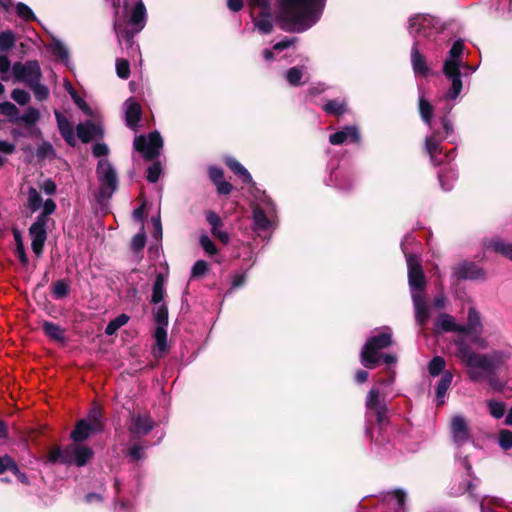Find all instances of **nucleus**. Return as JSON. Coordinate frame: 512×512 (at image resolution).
Here are the masks:
<instances>
[{"instance_id":"obj_1","label":"nucleus","mask_w":512,"mask_h":512,"mask_svg":"<svg viewBox=\"0 0 512 512\" xmlns=\"http://www.w3.org/2000/svg\"><path fill=\"white\" fill-rule=\"evenodd\" d=\"M478 66H443V73L451 81V87L438 101L437 111L443 112L439 120H433V107L425 99L423 93H419V112L421 119L428 125L430 134L425 137V150L433 165L438 166L450 163L455 157V149L443 151L442 142L454 132L453 124L448 118L449 112L462 91V77H467L476 71Z\"/></svg>"},{"instance_id":"obj_2","label":"nucleus","mask_w":512,"mask_h":512,"mask_svg":"<svg viewBox=\"0 0 512 512\" xmlns=\"http://www.w3.org/2000/svg\"><path fill=\"white\" fill-rule=\"evenodd\" d=\"M326 0H277V20L282 29L303 32L321 17Z\"/></svg>"},{"instance_id":"obj_3","label":"nucleus","mask_w":512,"mask_h":512,"mask_svg":"<svg viewBox=\"0 0 512 512\" xmlns=\"http://www.w3.org/2000/svg\"><path fill=\"white\" fill-rule=\"evenodd\" d=\"M114 10V30L120 44L137 52L133 38L146 24V8L142 0H109Z\"/></svg>"},{"instance_id":"obj_4","label":"nucleus","mask_w":512,"mask_h":512,"mask_svg":"<svg viewBox=\"0 0 512 512\" xmlns=\"http://www.w3.org/2000/svg\"><path fill=\"white\" fill-rule=\"evenodd\" d=\"M457 357L466 365L467 373L473 382L489 380L491 387L499 389L492 376L504 362V353L493 351L488 354H481L472 351V349L462 341L457 343Z\"/></svg>"},{"instance_id":"obj_5","label":"nucleus","mask_w":512,"mask_h":512,"mask_svg":"<svg viewBox=\"0 0 512 512\" xmlns=\"http://www.w3.org/2000/svg\"><path fill=\"white\" fill-rule=\"evenodd\" d=\"M409 33L416 38L411 50V64H425V57L421 52L422 39L437 42L440 35L438 21L430 15H415L410 18Z\"/></svg>"},{"instance_id":"obj_6","label":"nucleus","mask_w":512,"mask_h":512,"mask_svg":"<svg viewBox=\"0 0 512 512\" xmlns=\"http://www.w3.org/2000/svg\"><path fill=\"white\" fill-rule=\"evenodd\" d=\"M366 410L367 418L375 417L378 424V435L376 437L368 425L366 427V435L371 438L377 451L381 452V448L385 443L389 442V439L384 428L388 413L386 397L380 392L379 388L373 387L368 392L366 397Z\"/></svg>"},{"instance_id":"obj_7","label":"nucleus","mask_w":512,"mask_h":512,"mask_svg":"<svg viewBox=\"0 0 512 512\" xmlns=\"http://www.w3.org/2000/svg\"><path fill=\"white\" fill-rule=\"evenodd\" d=\"M412 235H406L401 242V249L405 255L408 268V283L411 297L425 294L426 279L423 273L420 258L417 254L409 252L408 246L415 243Z\"/></svg>"},{"instance_id":"obj_8","label":"nucleus","mask_w":512,"mask_h":512,"mask_svg":"<svg viewBox=\"0 0 512 512\" xmlns=\"http://www.w3.org/2000/svg\"><path fill=\"white\" fill-rule=\"evenodd\" d=\"M93 450L85 445L74 442L64 449L60 447L53 448L48 454V460L51 463L60 462L62 464H75L78 467L85 466L93 457Z\"/></svg>"},{"instance_id":"obj_9","label":"nucleus","mask_w":512,"mask_h":512,"mask_svg":"<svg viewBox=\"0 0 512 512\" xmlns=\"http://www.w3.org/2000/svg\"><path fill=\"white\" fill-rule=\"evenodd\" d=\"M392 333L389 328L370 337L361 350V363L368 369L374 368L381 360L380 351L391 346Z\"/></svg>"},{"instance_id":"obj_10","label":"nucleus","mask_w":512,"mask_h":512,"mask_svg":"<svg viewBox=\"0 0 512 512\" xmlns=\"http://www.w3.org/2000/svg\"><path fill=\"white\" fill-rule=\"evenodd\" d=\"M275 213V205L264 191L257 190L253 202V221L255 229L268 230L272 224L271 217Z\"/></svg>"},{"instance_id":"obj_11","label":"nucleus","mask_w":512,"mask_h":512,"mask_svg":"<svg viewBox=\"0 0 512 512\" xmlns=\"http://www.w3.org/2000/svg\"><path fill=\"white\" fill-rule=\"evenodd\" d=\"M97 177L100 182L98 199H109L118 187L116 171L106 159H101L97 165Z\"/></svg>"},{"instance_id":"obj_12","label":"nucleus","mask_w":512,"mask_h":512,"mask_svg":"<svg viewBox=\"0 0 512 512\" xmlns=\"http://www.w3.org/2000/svg\"><path fill=\"white\" fill-rule=\"evenodd\" d=\"M163 139L158 131L151 132L147 137L140 135L134 139V148L142 153L146 160H153L160 155Z\"/></svg>"},{"instance_id":"obj_13","label":"nucleus","mask_w":512,"mask_h":512,"mask_svg":"<svg viewBox=\"0 0 512 512\" xmlns=\"http://www.w3.org/2000/svg\"><path fill=\"white\" fill-rule=\"evenodd\" d=\"M102 430V422L98 413L93 410L86 419L80 420L71 433V438L76 443H81L93 434Z\"/></svg>"},{"instance_id":"obj_14","label":"nucleus","mask_w":512,"mask_h":512,"mask_svg":"<svg viewBox=\"0 0 512 512\" xmlns=\"http://www.w3.org/2000/svg\"><path fill=\"white\" fill-rule=\"evenodd\" d=\"M154 426L155 422L148 412L133 411L130 413L128 430L133 437L147 435Z\"/></svg>"},{"instance_id":"obj_15","label":"nucleus","mask_w":512,"mask_h":512,"mask_svg":"<svg viewBox=\"0 0 512 512\" xmlns=\"http://www.w3.org/2000/svg\"><path fill=\"white\" fill-rule=\"evenodd\" d=\"M10 68H12L16 80L25 83L29 87L40 81V66H0V73H7Z\"/></svg>"},{"instance_id":"obj_16","label":"nucleus","mask_w":512,"mask_h":512,"mask_svg":"<svg viewBox=\"0 0 512 512\" xmlns=\"http://www.w3.org/2000/svg\"><path fill=\"white\" fill-rule=\"evenodd\" d=\"M450 433L452 442L457 447L465 445L472 439L469 424L462 415H454L451 418Z\"/></svg>"},{"instance_id":"obj_17","label":"nucleus","mask_w":512,"mask_h":512,"mask_svg":"<svg viewBox=\"0 0 512 512\" xmlns=\"http://www.w3.org/2000/svg\"><path fill=\"white\" fill-rule=\"evenodd\" d=\"M452 276L457 280H485L486 273L477 264L470 261H463L452 269Z\"/></svg>"},{"instance_id":"obj_18","label":"nucleus","mask_w":512,"mask_h":512,"mask_svg":"<svg viewBox=\"0 0 512 512\" xmlns=\"http://www.w3.org/2000/svg\"><path fill=\"white\" fill-rule=\"evenodd\" d=\"M29 234L32 240V251L37 256H40L47 239V222L43 221V217H36L34 223L29 228Z\"/></svg>"},{"instance_id":"obj_19","label":"nucleus","mask_w":512,"mask_h":512,"mask_svg":"<svg viewBox=\"0 0 512 512\" xmlns=\"http://www.w3.org/2000/svg\"><path fill=\"white\" fill-rule=\"evenodd\" d=\"M123 107L127 127L132 130H136L142 117V108L140 104L133 97H130L124 102Z\"/></svg>"},{"instance_id":"obj_20","label":"nucleus","mask_w":512,"mask_h":512,"mask_svg":"<svg viewBox=\"0 0 512 512\" xmlns=\"http://www.w3.org/2000/svg\"><path fill=\"white\" fill-rule=\"evenodd\" d=\"M360 141V133L356 126L350 125L343 127L329 136V142L332 145H341L344 143H358Z\"/></svg>"},{"instance_id":"obj_21","label":"nucleus","mask_w":512,"mask_h":512,"mask_svg":"<svg viewBox=\"0 0 512 512\" xmlns=\"http://www.w3.org/2000/svg\"><path fill=\"white\" fill-rule=\"evenodd\" d=\"M412 298V303L414 307V315L415 321L419 326H424L428 323L431 313L430 307L426 300V295H415Z\"/></svg>"},{"instance_id":"obj_22","label":"nucleus","mask_w":512,"mask_h":512,"mask_svg":"<svg viewBox=\"0 0 512 512\" xmlns=\"http://www.w3.org/2000/svg\"><path fill=\"white\" fill-rule=\"evenodd\" d=\"M325 183L328 186H334L341 191H349L353 188L355 180L348 174L342 171H332Z\"/></svg>"},{"instance_id":"obj_23","label":"nucleus","mask_w":512,"mask_h":512,"mask_svg":"<svg viewBox=\"0 0 512 512\" xmlns=\"http://www.w3.org/2000/svg\"><path fill=\"white\" fill-rule=\"evenodd\" d=\"M76 130L79 139L84 143H88L94 138L101 137L103 134L101 126L92 121L78 124Z\"/></svg>"},{"instance_id":"obj_24","label":"nucleus","mask_w":512,"mask_h":512,"mask_svg":"<svg viewBox=\"0 0 512 512\" xmlns=\"http://www.w3.org/2000/svg\"><path fill=\"white\" fill-rule=\"evenodd\" d=\"M54 114H55V118H56L58 129H59L61 136L64 138V140L68 144L73 145L75 142L73 125L59 111L55 110Z\"/></svg>"},{"instance_id":"obj_25","label":"nucleus","mask_w":512,"mask_h":512,"mask_svg":"<svg viewBox=\"0 0 512 512\" xmlns=\"http://www.w3.org/2000/svg\"><path fill=\"white\" fill-rule=\"evenodd\" d=\"M224 161L229 169L238 176L243 183L255 185L249 171L238 160L232 156H226Z\"/></svg>"},{"instance_id":"obj_26","label":"nucleus","mask_w":512,"mask_h":512,"mask_svg":"<svg viewBox=\"0 0 512 512\" xmlns=\"http://www.w3.org/2000/svg\"><path fill=\"white\" fill-rule=\"evenodd\" d=\"M484 246L486 249L500 253L512 261V243H507L501 238L495 237L485 240Z\"/></svg>"},{"instance_id":"obj_27","label":"nucleus","mask_w":512,"mask_h":512,"mask_svg":"<svg viewBox=\"0 0 512 512\" xmlns=\"http://www.w3.org/2000/svg\"><path fill=\"white\" fill-rule=\"evenodd\" d=\"M435 324L439 329L445 332L460 333L464 331V326L457 324L455 318L446 313L440 314L436 318Z\"/></svg>"},{"instance_id":"obj_28","label":"nucleus","mask_w":512,"mask_h":512,"mask_svg":"<svg viewBox=\"0 0 512 512\" xmlns=\"http://www.w3.org/2000/svg\"><path fill=\"white\" fill-rule=\"evenodd\" d=\"M154 339V356L162 357V355L168 350L167 329H163L162 327H156L154 332Z\"/></svg>"},{"instance_id":"obj_29","label":"nucleus","mask_w":512,"mask_h":512,"mask_svg":"<svg viewBox=\"0 0 512 512\" xmlns=\"http://www.w3.org/2000/svg\"><path fill=\"white\" fill-rule=\"evenodd\" d=\"M49 51L57 61L68 64L70 53L66 45L57 39H52L49 44Z\"/></svg>"},{"instance_id":"obj_30","label":"nucleus","mask_w":512,"mask_h":512,"mask_svg":"<svg viewBox=\"0 0 512 512\" xmlns=\"http://www.w3.org/2000/svg\"><path fill=\"white\" fill-rule=\"evenodd\" d=\"M323 111L332 116H341L347 113V102L343 99H332L322 106Z\"/></svg>"},{"instance_id":"obj_31","label":"nucleus","mask_w":512,"mask_h":512,"mask_svg":"<svg viewBox=\"0 0 512 512\" xmlns=\"http://www.w3.org/2000/svg\"><path fill=\"white\" fill-rule=\"evenodd\" d=\"M466 49L462 40H457L451 46L448 57L443 64H461L464 59Z\"/></svg>"},{"instance_id":"obj_32","label":"nucleus","mask_w":512,"mask_h":512,"mask_svg":"<svg viewBox=\"0 0 512 512\" xmlns=\"http://www.w3.org/2000/svg\"><path fill=\"white\" fill-rule=\"evenodd\" d=\"M458 177L457 171L453 167H449L438 173L440 187L443 191H451Z\"/></svg>"},{"instance_id":"obj_33","label":"nucleus","mask_w":512,"mask_h":512,"mask_svg":"<svg viewBox=\"0 0 512 512\" xmlns=\"http://www.w3.org/2000/svg\"><path fill=\"white\" fill-rule=\"evenodd\" d=\"M453 379V374L450 371H445L436 387V401L438 405L444 403V399Z\"/></svg>"},{"instance_id":"obj_34","label":"nucleus","mask_w":512,"mask_h":512,"mask_svg":"<svg viewBox=\"0 0 512 512\" xmlns=\"http://www.w3.org/2000/svg\"><path fill=\"white\" fill-rule=\"evenodd\" d=\"M42 329L46 336L57 342H65V329L50 321H44Z\"/></svg>"},{"instance_id":"obj_35","label":"nucleus","mask_w":512,"mask_h":512,"mask_svg":"<svg viewBox=\"0 0 512 512\" xmlns=\"http://www.w3.org/2000/svg\"><path fill=\"white\" fill-rule=\"evenodd\" d=\"M252 16L254 18V25L260 32L267 34L272 31L273 20L271 16V11L252 14Z\"/></svg>"},{"instance_id":"obj_36","label":"nucleus","mask_w":512,"mask_h":512,"mask_svg":"<svg viewBox=\"0 0 512 512\" xmlns=\"http://www.w3.org/2000/svg\"><path fill=\"white\" fill-rule=\"evenodd\" d=\"M39 162L49 160L52 161L57 157V153L53 145L48 141H42L35 152Z\"/></svg>"},{"instance_id":"obj_37","label":"nucleus","mask_w":512,"mask_h":512,"mask_svg":"<svg viewBox=\"0 0 512 512\" xmlns=\"http://www.w3.org/2000/svg\"><path fill=\"white\" fill-rule=\"evenodd\" d=\"M464 326V331L460 334H474L479 332L481 329V320L479 313L474 309L470 308L468 311V321Z\"/></svg>"},{"instance_id":"obj_38","label":"nucleus","mask_w":512,"mask_h":512,"mask_svg":"<svg viewBox=\"0 0 512 512\" xmlns=\"http://www.w3.org/2000/svg\"><path fill=\"white\" fill-rule=\"evenodd\" d=\"M165 276L161 273L156 275L152 291V303L159 304L162 302L165 294Z\"/></svg>"},{"instance_id":"obj_39","label":"nucleus","mask_w":512,"mask_h":512,"mask_svg":"<svg viewBox=\"0 0 512 512\" xmlns=\"http://www.w3.org/2000/svg\"><path fill=\"white\" fill-rule=\"evenodd\" d=\"M42 196L34 187H29L27 190V207L32 213L38 211L42 206Z\"/></svg>"},{"instance_id":"obj_40","label":"nucleus","mask_w":512,"mask_h":512,"mask_svg":"<svg viewBox=\"0 0 512 512\" xmlns=\"http://www.w3.org/2000/svg\"><path fill=\"white\" fill-rule=\"evenodd\" d=\"M477 501L479 502V504L481 505L482 503H486L488 505V507H490L491 509H493L494 507H498V508H505L509 511H512V507H511V504H508L503 498L501 497H496V496H488V495H485V496H482V497H477Z\"/></svg>"},{"instance_id":"obj_41","label":"nucleus","mask_w":512,"mask_h":512,"mask_svg":"<svg viewBox=\"0 0 512 512\" xmlns=\"http://www.w3.org/2000/svg\"><path fill=\"white\" fill-rule=\"evenodd\" d=\"M40 120V111L34 107H28L23 115L19 114V123L22 122L29 129Z\"/></svg>"},{"instance_id":"obj_42","label":"nucleus","mask_w":512,"mask_h":512,"mask_svg":"<svg viewBox=\"0 0 512 512\" xmlns=\"http://www.w3.org/2000/svg\"><path fill=\"white\" fill-rule=\"evenodd\" d=\"M477 484L473 483L471 480H463L457 487L453 486L451 488V494L454 496L462 495L466 492L470 494L471 497L477 500L478 495L474 493Z\"/></svg>"},{"instance_id":"obj_43","label":"nucleus","mask_w":512,"mask_h":512,"mask_svg":"<svg viewBox=\"0 0 512 512\" xmlns=\"http://www.w3.org/2000/svg\"><path fill=\"white\" fill-rule=\"evenodd\" d=\"M285 78L288 81V83L292 86H299L306 82V79L303 80V78H304L303 70H302V68H300L298 66L291 67L286 72Z\"/></svg>"},{"instance_id":"obj_44","label":"nucleus","mask_w":512,"mask_h":512,"mask_svg":"<svg viewBox=\"0 0 512 512\" xmlns=\"http://www.w3.org/2000/svg\"><path fill=\"white\" fill-rule=\"evenodd\" d=\"M19 109L11 102L0 103V114L8 117L12 123H19Z\"/></svg>"},{"instance_id":"obj_45","label":"nucleus","mask_w":512,"mask_h":512,"mask_svg":"<svg viewBox=\"0 0 512 512\" xmlns=\"http://www.w3.org/2000/svg\"><path fill=\"white\" fill-rule=\"evenodd\" d=\"M129 316L126 314H120L115 319L111 320L105 328V333L109 336L116 333L118 329L127 324Z\"/></svg>"},{"instance_id":"obj_46","label":"nucleus","mask_w":512,"mask_h":512,"mask_svg":"<svg viewBox=\"0 0 512 512\" xmlns=\"http://www.w3.org/2000/svg\"><path fill=\"white\" fill-rule=\"evenodd\" d=\"M16 43L15 34L12 31L0 33V52H8Z\"/></svg>"},{"instance_id":"obj_47","label":"nucleus","mask_w":512,"mask_h":512,"mask_svg":"<svg viewBox=\"0 0 512 512\" xmlns=\"http://www.w3.org/2000/svg\"><path fill=\"white\" fill-rule=\"evenodd\" d=\"M487 408L491 416L496 419L502 418L506 411L505 403L497 400H488Z\"/></svg>"},{"instance_id":"obj_48","label":"nucleus","mask_w":512,"mask_h":512,"mask_svg":"<svg viewBox=\"0 0 512 512\" xmlns=\"http://www.w3.org/2000/svg\"><path fill=\"white\" fill-rule=\"evenodd\" d=\"M154 320L156 322V327H162L163 329L167 328L168 325V309L165 304H161L157 307L154 313Z\"/></svg>"},{"instance_id":"obj_49","label":"nucleus","mask_w":512,"mask_h":512,"mask_svg":"<svg viewBox=\"0 0 512 512\" xmlns=\"http://www.w3.org/2000/svg\"><path fill=\"white\" fill-rule=\"evenodd\" d=\"M67 90L77 107L86 115H92V111L85 100L76 93L70 84H68Z\"/></svg>"},{"instance_id":"obj_50","label":"nucleus","mask_w":512,"mask_h":512,"mask_svg":"<svg viewBox=\"0 0 512 512\" xmlns=\"http://www.w3.org/2000/svg\"><path fill=\"white\" fill-rule=\"evenodd\" d=\"M13 234L16 241V254L20 262L26 266L28 265L29 260L24 249V244L22 242L20 232L15 230Z\"/></svg>"},{"instance_id":"obj_51","label":"nucleus","mask_w":512,"mask_h":512,"mask_svg":"<svg viewBox=\"0 0 512 512\" xmlns=\"http://www.w3.org/2000/svg\"><path fill=\"white\" fill-rule=\"evenodd\" d=\"M444 358L435 356L428 365L429 374L433 377L438 376L445 368Z\"/></svg>"},{"instance_id":"obj_52","label":"nucleus","mask_w":512,"mask_h":512,"mask_svg":"<svg viewBox=\"0 0 512 512\" xmlns=\"http://www.w3.org/2000/svg\"><path fill=\"white\" fill-rule=\"evenodd\" d=\"M10 135L16 141L21 137H27V136L41 137L42 132L39 128H34V129L27 128L26 131L21 130L19 128H12L10 130Z\"/></svg>"},{"instance_id":"obj_53","label":"nucleus","mask_w":512,"mask_h":512,"mask_svg":"<svg viewBox=\"0 0 512 512\" xmlns=\"http://www.w3.org/2000/svg\"><path fill=\"white\" fill-rule=\"evenodd\" d=\"M272 0H249L252 8V14L264 13L271 11Z\"/></svg>"},{"instance_id":"obj_54","label":"nucleus","mask_w":512,"mask_h":512,"mask_svg":"<svg viewBox=\"0 0 512 512\" xmlns=\"http://www.w3.org/2000/svg\"><path fill=\"white\" fill-rule=\"evenodd\" d=\"M498 443L503 450L512 448V432L506 429L501 430L499 432Z\"/></svg>"},{"instance_id":"obj_55","label":"nucleus","mask_w":512,"mask_h":512,"mask_svg":"<svg viewBox=\"0 0 512 512\" xmlns=\"http://www.w3.org/2000/svg\"><path fill=\"white\" fill-rule=\"evenodd\" d=\"M30 89L33 91L35 98L38 101L46 100L49 96V90L48 88L41 84L40 81L30 87Z\"/></svg>"},{"instance_id":"obj_56","label":"nucleus","mask_w":512,"mask_h":512,"mask_svg":"<svg viewBox=\"0 0 512 512\" xmlns=\"http://www.w3.org/2000/svg\"><path fill=\"white\" fill-rule=\"evenodd\" d=\"M43 211L37 217H43V221L48 223V216L55 212L56 203L52 199L42 202Z\"/></svg>"},{"instance_id":"obj_57","label":"nucleus","mask_w":512,"mask_h":512,"mask_svg":"<svg viewBox=\"0 0 512 512\" xmlns=\"http://www.w3.org/2000/svg\"><path fill=\"white\" fill-rule=\"evenodd\" d=\"M161 165L159 162L153 163L147 169V180L151 183H156L161 175Z\"/></svg>"},{"instance_id":"obj_58","label":"nucleus","mask_w":512,"mask_h":512,"mask_svg":"<svg viewBox=\"0 0 512 512\" xmlns=\"http://www.w3.org/2000/svg\"><path fill=\"white\" fill-rule=\"evenodd\" d=\"M69 291V286L64 281H57L53 285L52 294L55 298L60 299L67 296Z\"/></svg>"},{"instance_id":"obj_59","label":"nucleus","mask_w":512,"mask_h":512,"mask_svg":"<svg viewBox=\"0 0 512 512\" xmlns=\"http://www.w3.org/2000/svg\"><path fill=\"white\" fill-rule=\"evenodd\" d=\"M16 466V462L9 455L0 456V474H3L8 470L12 472Z\"/></svg>"},{"instance_id":"obj_60","label":"nucleus","mask_w":512,"mask_h":512,"mask_svg":"<svg viewBox=\"0 0 512 512\" xmlns=\"http://www.w3.org/2000/svg\"><path fill=\"white\" fill-rule=\"evenodd\" d=\"M11 97L16 103L20 105H25L30 100L29 93L22 89H14L11 93Z\"/></svg>"},{"instance_id":"obj_61","label":"nucleus","mask_w":512,"mask_h":512,"mask_svg":"<svg viewBox=\"0 0 512 512\" xmlns=\"http://www.w3.org/2000/svg\"><path fill=\"white\" fill-rule=\"evenodd\" d=\"M18 16L26 21L34 20L35 16L32 10L24 3H18L16 7Z\"/></svg>"},{"instance_id":"obj_62","label":"nucleus","mask_w":512,"mask_h":512,"mask_svg":"<svg viewBox=\"0 0 512 512\" xmlns=\"http://www.w3.org/2000/svg\"><path fill=\"white\" fill-rule=\"evenodd\" d=\"M200 245L204 249V251L209 255H214L217 252L214 243L207 235H202L200 237Z\"/></svg>"},{"instance_id":"obj_63","label":"nucleus","mask_w":512,"mask_h":512,"mask_svg":"<svg viewBox=\"0 0 512 512\" xmlns=\"http://www.w3.org/2000/svg\"><path fill=\"white\" fill-rule=\"evenodd\" d=\"M129 456L134 461H139L144 459L145 451L144 447L139 444H134L129 448Z\"/></svg>"},{"instance_id":"obj_64","label":"nucleus","mask_w":512,"mask_h":512,"mask_svg":"<svg viewBox=\"0 0 512 512\" xmlns=\"http://www.w3.org/2000/svg\"><path fill=\"white\" fill-rule=\"evenodd\" d=\"M146 236L143 232L136 234L132 238L131 248L133 251L138 252L145 246Z\"/></svg>"}]
</instances>
